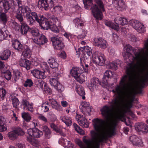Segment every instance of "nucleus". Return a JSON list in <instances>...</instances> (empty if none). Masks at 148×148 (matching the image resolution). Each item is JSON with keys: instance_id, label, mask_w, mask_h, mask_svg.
<instances>
[{"instance_id": "59", "label": "nucleus", "mask_w": 148, "mask_h": 148, "mask_svg": "<svg viewBox=\"0 0 148 148\" xmlns=\"http://www.w3.org/2000/svg\"><path fill=\"white\" fill-rule=\"evenodd\" d=\"M148 132V127L145 124L143 125V127L142 128L140 132L143 133H147Z\"/></svg>"}, {"instance_id": "3", "label": "nucleus", "mask_w": 148, "mask_h": 148, "mask_svg": "<svg viewBox=\"0 0 148 148\" xmlns=\"http://www.w3.org/2000/svg\"><path fill=\"white\" fill-rule=\"evenodd\" d=\"M34 20L35 23L36 21L39 23L41 28L45 30H47L50 28L51 25L49 21L43 15H39L38 14L37 17L34 19Z\"/></svg>"}, {"instance_id": "17", "label": "nucleus", "mask_w": 148, "mask_h": 148, "mask_svg": "<svg viewBox=\"0 0 148 148\" xmlns=\"http://www.w3.org/2000/svg\"><path fill=\"white\" fill-rule=\"evenodd\" d=\"M114 21L116 25H122L127 24L128 21L124 17H117L114 19Z\"/></svg>"}, {"instance_id": "58", "label": "nucleus", "mask_w": 148, "mask_h": 148, "mask_svg": "<svg viewBox=\"0 0 148 148\" xmlns=\"http://www.w3.org/2000/svg\"><path fill=\"white\" fill-rule=\"evenodd\" d=\"M40 71L37 69H34L31 71V72L33 75L36 77H38L39 76L38 74L39 73Z\"/></svg>"}, {"instance_id": "52", "label": "nucleus", "mask_w": 148, "mask_h": 148, "mask_svg": "<svg viewBox=\"0 0 148 148\" xmlns=\"http://www.w3.org/2000/svg\"><path fill=\"white\" fill-rule=\"evenodd\" d=\"M12 103L14 107L16 108L19 104V101L17 98L14 97L12 99Z\"/></svg>"}, {"instance_id": "57", "label": "nucleus", "mask_w": 148, "mask_h": 148, "mask_svg": "<svg viewBox=\"0 0 148 148\" xmlns=\"http://www.w3.org/2000/svg\"><path fill=\"white\" fill-rule=\"evenodd\" d=\"M44 72H41L40 71L39 73L38 74V75L39 76L38 77H37V79L39 78L40 79H44L46 77V76L45 75Z\"/></svg>"}, {"instance_id": "2", "label": "nucleus", "mask_w": 148, "mask_h": 148, "mask_svg": "<svg viewBox=\"0 0 148 148\" xmlns=\"http://www.w3.org/2000/svg\"><path fill=\"white\" fill-rule=\"evenodd\" d=\"M18 9L21 10L25 17L27 20L29 25L32 26L35 23L34 19L37 17L38 14L36 12H34L33 8L30 6H22L19 7Z\"/></svg>"}, {"instance_id": "29", "label": "nucleus", "mask_w": 148, "mask_h": 148, "mask_svg": "<svg viewBox=\"0 0 148 148\" xmlns=\"http://www.w3.org/2000/svg\"><path fill=\"white\" fill-rule=\"evenodd\" d=\"M72 76L75 79L78 77L81 74L80 73V69L78 67H75L73 68L70 72Z\"/></svg>"}, {"instance_id": "8", "label": "nucleus", "mask_w": 148, "mask_h": 148, "mask_svg": "<svg viewBox=\"0 0 148 148\" xmlns=\"http://www.w3.org/2000/svg\"><path fill=\"white\" fill-rule=\"evenodd\" d=\"M24 134V132L20 128H17L9 132L8 134L10 139L14 140L16 139L18 136H22Z\"/></svg>"}, {"instance_id": "60", "label": "nucleus", "mask_w": 148, "mask_h": 148, "mask_svg": "<svg viewBox=\"0 0 148 148\" xmlns=\"http://www.w3.org/2000/svg\"><path fill=\"white\" fill-rule=\"evenodd\" d=\"M14 79L15 81L19 79L20 76V74L19 71H17L15 72L14 74Z\"/></svg>"}, {"instance_id": "43", "label": "nucleus", "mask_w": 148, "mask_h": 148, "mask_svg": "<svg viewBox=\"0 0 148 148\" xmlns=\"http://www.w3.org/2000/svg\"><path fill=\"white\" fill-rule=\"evenodd\" d=\"M75 79L79 82L82 83L86 80V77L83 74H80Z\"/></svg>"}, {"instance_id": "40", "label": "nucleus", "mask_w": 148, "mask_h": 148, "mask_svg": "<svg viewBox=\"0 0 148 148\" xmlns=\"http://www.w3.org/2000/svg\"><path fill=\"white\" fill-rule=\"evenodd\" d=\"M105 24L106 25L115 29L117 30L119 29V26L118 25L114 26L113 23L110 21H106L105 23Z\"/></svg>"}, {"instance_id": "4", "label": "nucleus", "mask_w": 148, "mask_h": 148, "mask_svg": "<svg viewBox=\"0 0 148 148\" xmlns=\"http://www.w3.org/2000/svg\"><path fill=\"white\" fill-rule=\"evenodd\" d=\"M92 58L93 62L100 66H102L105 64L106 60L104 55L101 53L93 54Z\"/></svg>"}, {"instance_id": "31", "label": "nucleus", "mask_w": 148, "mask_h": 148, "mask_svg": "<svg viewBox=\"0 0 148 148\" xmlns=\"http://www.w3.org/2000/svg\"><path fill=\"white\" fill-rule=\"evenodd\" d=\"M5 119L2 116H0V132H3L7 130L6 127L5 125Z\"/></svg>"}, {"instance_id": "21", "label": "nucleus", "mask_w": 148, "mask_h": 148, "mask_svg": "<svg viewBox=\"0 0 148 148\" xmlns=\"http://www.w3.org/2000/svg\"><path fill=\"white\" fill-rule=\"evenodd\" d=\"M50 125L51 128L56 133L63 136H65V134L62 132V129L58 126L53 123H50Z\"/></svg>"}, {"instance_id": "1", "label": "nucleus", "mask_w": 148, "mask_h": 148, "mask_svg": "<svg viewBox=\"0 0 148 148\" xmlns=\"http://www.w3.org/2000/svg\"><path fill=\"white\" fill-rule=\"evenodd\" d=\"M85 8L90 9L92 14L96 19L101 20L102 18V13L101 11H104L103 5L101 0H96V3L99 6L96 4H93L92 0H83Z\"/></svg>"}, {"instance_id": "30", "label": "nucleus", "mask_w": 148, "mask_h": 148, "mask_svg": "<svg viewBox=\"0 0 148 148\" xmlns=\"http://www.w3.org/2000/svg\"><path fill=\"white\" fill-rule=\"evenodd\" d=\"M11 51L8 50H4L0 56V58L2 60H6L9 57L11 54Z\"/></svg>"}, {"instance_id": "62", "label": "nucleus", "mask_w": 148, "mask_h": 148, "mask_svg": "<svg viewBox=\"0 0 148 148\" xmlns=\"http://www.w3.org/2000/svg\"><path fill=\"white\" fill-rule=\"evenodd\" d=\"M110 68L116 70L117 68V64L116 63L112 62L110 64Z\"/></svg>"}, {"instance_id": "13", "label": "nucleus", "mask_w": 148, "mask_h": 148, "mask_svg": "<svg viewBox=\"0 0 148 148\" xmlns=\"http://www.w3.org/2000/svg\"><path fill=\"white\" fill-rule=\"evenodd\" d=\"M113 5L119 11H122L125 9V2L123 0H112Z\"/></svg>"}, {"instance_id": "56", "label": "nucleus", "mask_w": 148, "mask_h": 148, "mask_svg": "<svg viewBox=\"0 0 148 148\" xmlns=\"http://www.w3.org/2000/svg\"><path fill=\"white\" fill-rule=\"evenodd\" d=\"M12 2L14 5H16L17 4L19 8L22 5L21 0H12Z\"/></svg>"}, {"instance_id": "11", "label": "nucleus", "mask_w": 148, "mask_h": 148, "mask_svg": "<svg viewBox=\"0 0 148 148\" xmlns=\"http://www.w3.org/2000/svg\"><path fill=\"white\" fill-rule=\"evenodd\" d=\"M53 0H39L38 4L40 5L42 7L44 8L45 10H47L53 7Z\"/></svg>"}, {"instance_id": "10", "label": "nucleus", "mask_w": 148, "mask_h": 148, "mask_svg": "<svg viewBox=\"0 0 148 148\" xmlns=\"http://www.w3.org/2000/svg\"><path fill=\"white\" fill-rule=\"evenodd\" d=\"M131 25L139 33H143L145 31L144 25L140 23L138 21L134 20L132 21Z\"/></svg>"}, {"instance_id": "6", "label": "nucleus", "mask_w": 148, "mask_h": 148, "mask_svg": "<svg viewBox=\"0 0 148 148\" xmlns=\"http://www.w3.org/2000/svg\"><path fill=\"white\" fill-rule=\"evenodd\" d=\"M129 139L134 146L142 147L144 145L142 138L136 135H132L129 137Z\"/></svg>"}, {"instance_id": "28", "label": "nucleus", "mask_w": 148, "mask_h": 148, "mask_svg": "<svg viewBox=\"0 0 148 148\" xmlns=\"http://www.w3.org/2000/svg\"><path fill=\"white\" fill-rule=\"evenodd\" d=\"M0 5H2L4 9V12H6L10 8V5L7 0H4L3 1H1L0 2Z\"/></svg>"}, {"instance_id": "25", "label": "nucleus", "mask_w": 148, "mask_h": 148, "mask_svg": "<svg viewBox=\"0 0 148 148\" xmlns=\"http://www.w3.org/2000/svg\"><path fill=\"white\" fill-rule=\"evenodd\" d=\"M76 90L78 94L81 96L82 97L83 99H85V97L84 96L85 95L84 88L80 86H77L76 87Z\"/></svg>"}, {"instance_id": "5", "label": "nucleus", "mask_w": 148, "mask_h": 148, "mask_svg": "<svg viewBox=\"0 0 148 148\" xmlns=\"http://www.w3.org/2000/svg\"><path fill=\"white\" fill-rule=\"evenodd\" d=\"M51 40L54 48L57 50H61L64 47V45L61 37H53L51 38Z\"/></svg>"}, {"instance_id": "23", "label": "nucleus", "mask_w": 148, "mask_h": 148, "mask_svg": "<svg viewBox=\"0 0 148 148\" xmlns=\"http://www.w3.org/2000/svg\"><path fill=\"white\" fill-rule=\"evenodd\" d=\"M48 62L50 67L52 68H57L59 64L56 59L52 57H50L49 59Z\"/></svg>"}, {"instance_id": "22", "label": "nucleus", "mask_w": 148, "mask_h": 148, "mask_svg": "<svg viewBox=\"0 0 148 148\" xmlns=\"http://www.w3.org/2000/svg\"><path fill=\"white\" fill-rule=\"evenodd\" d=\"M112 75V73L111 71L110 70L106 71L104 73L103 77L102 78L103 83L105 85H107L108 78L111 77Z\"/></svg>"}, {"instance_id": "45", "label": "nucleus", "mask_w": 148, "mask_h": 148, "mask_svg": "<svg viewBox=\"0 0 148 148\" xmlns=\"http://www.w3.org/2000/svg\"><path fill=\"white\" fill-rule=\"evenodd\" d=\"M144 123H138L136 124L135 128L136 130L138 132H140L142 128L143 127Z\"/></svg>"}, {"instance_id": "46", "label": "nucleus", "mask_w": 148, "mask_h": 148, "mask_svg": "<svg viewBox=\"0 0 148 148\" xmlns=\"http://www.w3.org/2000/svg\"><path fill=\"white\" fill-rule=\"evenodd\" d=\"M22 116L27 121H29L31 119V117L27 113L24 112L22 114Z\"/></svg>"}, {"instance_id": "38", "label": "nucleus", "mask_w": 148, "mask_h": 148, "mask_svg": "<svg viewBox=\"0 0 148 148\" xmlns=\"http://www.w3.org/2000/svg\"><path fill=\"white\" fill-rule=\"evenodd\" d=\"M8 36V31L3 32L0 29V41L2 40L7 37Z\"/></svg>"}, {"instance_id": "64", "label": "nucleus", "mask_w": 148, "mask_h": 148, "mask_svg": "<svg viewBox=\"0 0 148 148\" xmlns=\"http://www.w3.org/2000/svg\"><path fill=\"white\" fill-rule=\"evenodd\" d=\"M38 118L39 119L45 122H47V118L45 117L44 116L42 115V114H40L39 115Z\"/></svg>"}, {"instance_id": "14", "label": "nucleus", "mask_w": 148, "mask_h": 148, "mask_svg": "<svg viewBox=\"0 0 148 148\" xmlns=\"http://www.w3.org/2000/svg\"><path fill=\"white\" fill-rule=\"evenodd\" d=\"M94 41L95 45L99 48L105 49L106 47V41L101 38H95Z\"/></svg>"}, {"instance_id": "53", "label": "nucleus", "mask_w": 148, "mask_h": 148, "mask_svg": "<svg viewBox=\"0 0 148 148\" xmlns=\"http://www.w3.org/2000/svg\"><path fill=\"white\" fill-rule=\"evenodd\" d=\"M11 76V73L9 71H7L5 73L4 77L8 80L10 79Z\"/></svg>"}, {"instance_id": "34", "label": "nucleus", "mask_w": 148, "mask_h": 148, "mask_svg": "<svg viewBox=\"0 0 148 148\" xmlns=\"http://www.w3.org/2000/svg\"><path fill=\"white\" fill-rule=\"evenodd\" d=\"M22 12H21L20 10L18 9L16 12L15 16V17L20 22L21 24L24 23L23 22V19L22 15Z\"/></svg>"}, {"instance_id": "16", "label": "nucleus", "mask_w": 148, "mask_h": 148, "mask_svg": "<svg viewBox=\"0 0 148 148\" xmlns=\"http://www.w3.org/2000/svg\"><path fill=\"white\" fill-rule=\"evenodd\" d=\"M12 47L19 52L21 51L24 48L23 46L17 40L12 41Z\"/></svg>"}, {"instance_id": "19", "label": "nucleus", "mask_w": 148, "mask_h": 148, "mask_svg": "<svg viewBox=\"0 0 148 148\" xmlns=\"http://www.w3.org/2000/svg\"><path fill=\"white\" fill-rule=\"evenodd\" d=\"M49 103L51 104L52 107L58 111L61 110V107L56 101L53 98L49 99Z\"/></svg>"}, {"instance_id": "61", "label": "nucleus", "mask_w": 148, "mask_h": 148, "mask_svg": "<svg viewBox=\"0 0 148 148\" xmlns=\"http://www.w3.org/2000/svg\"><path fill=\"white\" fill-rule=\"evenodd\" d=\"M50 28L52 31L54 32L58 33L59 32V30L55 25H53L51 27L50 26Z\"/></svg>"}, {"instance_id": "50", "label": "nucleus", "mask_w": 148, "mask_h": 148, "mask_svg": "<svg viewBox=\"0 0 148 148\" xmlns=\"http://www.w3.org/2000/svg\"><path fill=\"white\" fill-rule=\"evenodd\" d=\"M59 92H61L64 90V87L63 85L59 83L56 87H54Z\"/></svg>"}, {"instance_id": "7", "label": "nucleus", "mask_w": 148, "mask_h": 148, "mask_svg": "<svg viewBox=\"0 0 148 148\" xmlns=\"http://www.w3.org/2000/svg\"><path fill=\"white\" fill-rule=\"evenodd\" d=\"M101 82L99 79L96 77L91 79L89 84V88L91 91H93L97 89L99 86Z\"/></svg>"}, {"instance_id": "9", "label": "nucleus", "mask_w": 148, "mask_h": 148, "mask_svg": "<svg viewBox=\"0 0 148 148\" xmlns=\"http://www.w3.org/2000/svg\"><path fill=\"white\" fill-rule=\"evenodd\" d=\"M27 133L29 136L34 138H39L43 134V132L36 128H29L27 130Z\"/></svg>"}, {"instance_id": "63", "label": "nucleus", "mask_w": 148, "mask_h": 148, "mask_svg": "<svg viewBox=\"0 0 148 148\" xmlns=\"http://www.w3.org/2000/svg\"><path fill=\"white\" fill-rule=\"evenodd\" d=\"M52 76L53 78H57V79L60 77L61 75L58 72H53L52 74Z\"/></svg>"}, {"instance_id": "51", "label": "nucleus", "mask_w": 148, "mask_h": 148, "mask_svg": "<svg viewBox=\"0 0 148 148\" xmlns=\"http://www.w3.org/2000/svg\"><path fill=\"white\" fill-rule=\"evenodd\" d=\"M40 66L41 68L45 71V70L48 71L49 67L46 62H42Z\"/></svg>"}, {"instance_id": "36", "label": "nucleus", "mask_w": 148, "mask_h": 148, "mask_svg": "<svg viewBox=\"0 0 148 148\" xmlns=\"http://www.w3.org/2000/svg\"><path fill=\"white\" fill-rule=\"evenodd\" d=\"M32 52L30 49L27 47L25 49L22 53V55L25 58H29L31 57Z\"/></svg>"}, {"instance_id": "12", "label": "nucleus", "mask_w": 148, "mask_h": 148, "mask_svg": "<svg viewBox=\"0 0 148 148\" xmlns=\"http://www.w3.org/2000/svg\"><path fill=\"white\" fill-rule=\"evenodd\" d=\"M147 82H148V69L143 73V75L139 80L137 84L139 88H141L144 87Z\"/></svg>"}, {"instance_id": "55", "label": "nucleus", "mask_w": 148, "mask_h": 148, "mask_svg": "<svg viewBox=\"0 0 148 148\" xmlns=\"http://www.w3.org/2000/svg\"><path fill=\"white\" fill-rule=\"evenodd\" d=\"M44 91L46 93L51 94L52 93V90L51 88L47 86V84H45L44 85Z\"/></svg>"}, {"instance_id": "48", "label": "nucleus", "mask_w": 148, "mask_h": 148, "mask_svg": "<svg viewBox=\"0 0 148 148\" xmlns=\"http://www.w3.org/2000/svg\"><path fill=\"white\" fill-rule=\"evenodd\" d=\"M62 7L60 5H57L53 8L54 11L57 14H59L63 10Z\"/></svg>"}, {"instance_id": "49", "label": "nucleus", "mask_w": 148, "mask_h": 148, "mask_svg": "<svg viewBox=\"0 0 148 148\" xmlns=\"http://www.w3.org/2000/svg\"><path fill=\"white\" fill-rule=\"evenodd\" d=\"M80 20L79 18H77L73 20V22L75 24V25L78 27L79 26H83L84 25V24L80 22Z\"/></svg>"}, {"instance_id": "18", "label": "nucleus", "mask_w": 148, "mask_h": 148, "mask_svg": "<svg viewBox=\"0 0 148 148\" xmlns=\"http://www.w3.org/2000/svg\"><path fill=\"white\" fill-rule=\"evenodd\" d=\"M22 105L23 106V109L27 110L31 112L33 111V108L32 105L30 104L26 99H23L22 102Z\"/></svg>"}, {"instance_id": "20", "label": "nucleus", "mask_w": 148, "mask_h": 148, "mask_svg": "<svg viewBox=\"0 0 148 148\" xmlns=\"http://www.w3.org/2000/svg\"><path fill=\"white\" fill-rule=\"evenodd\" d=\"M34 41L38 45H42L47 42V39L44 35L42 34L39 38L34 39Z\"/></svg>"}, {"instance_id": "39", "label": "nucleus", "mask_w": 148, "mask_h": 148, "mask_svg": "<svg viewBox=\"0 0 148 148\" xmlns=\"http://www.w3.org/2000/svg\"><path fill=\"white\" fill-rule=\"evenodd\" d=\"M45 83L44 82L42 79H37L35 82V84L36 86L39 88H41L42 89H43V85H45Z\"/></svg>"}, {"instance_id": "27", "label": "nucleus", "mask_w": 148, "mask_h": 148, "mask_svg": "<svg viewBox=\"0 0 148 148\" xmlns=\"http://www.w3.org/2000/svg\"><path fill=\"white\" fill-rule=\"evenodd\" d=\"M20 65L22 67L25 68L28 70L30 69L29 61L25 59L21 60L20 61Z\"/></svg>"}, {"instance_id": "42", "label": "nucleus", "mask_w": 148, "mask_h": 148, "mask_svg": "<svg viewBox=\"0 0 148 148\" xmlns=\"http://www.w3.org/2000/svg\"><path fill=\"white\" fill-rule=\"evenodd\" d=\"M49 82L50 84L52 86H53L54 87H56L57 85L59 83L58 82V79L57 78H52L49 80Z\"/></svg>"}, {"instance_id": "37", "label": "nucleus", "mask_w": 148, "mask_h": 148, "mask_svg": "<svg viewBox=\"0 0 148 148\" xmlns=\"http://www.w3.org/2000/svg\"><path fill=\"white\" fill-rule=\"evenodd\" d=\"M87 31L84 29H82L80 32H78V35L77 37L78 39L82 40L84 39L86 36Z\"/></svg>"}, {"instance_id": "35", "label": "nucleus", "mask_w": 148, "mask_h": 148, "mask_svg": "<svg viewBox=\"0 0 148 148\" xmlns=\"http://www.w3.org/2000/svg\"><path fill=\"white\" fill-rule=\"evenodd\" d=\"M29 32L33 36L36 37L38 36L39 34L38 30L36 28H30Z\"/></svg>"}, {"instance_id": "32", "label": "nucleus", "mask_w": 148, "mask_h": 148, "mask_svg": "<svg viewBox=\"0 0 148 148\" xmlns=\"http://www.w3.org/2000/svg\"><path fill=\"white\" fill-rule=\"evenodd\" d=\"M78 123L80 126L84 127H88L89 124L88 122L84 117L82 118V119L78 121Z\"/></svg>"}, {"instance_id": "41", "label": "nucleus", "mask_w": 148, "mask_h": 148, "mask_svg": "<svg viewBox=\"0 0 148 148\" xmlns=\"http://www.w3.org/2000/svg\"><path fill=\"white\" fill-rule=\"evenodd\" d=\"M80 63L81 64H83V63H84L85 64V68H88V64H86L89 61V59L86 56L84 57V56H83V57L81 56L80 58Z\"/></svg>"}, {"instance_id": "26", "label": "nucleus", "mask_w": 148, "mask_h": 148, "mask_svg": "<svg viewBox=\"0 0 148 148\" xmlns=\"http://www.w3.org/2000/svg\"><path fill=\"white\" fill-rule=\"evenodd\" d=\"M29 27L25 23L21 24L20 31L21 33L23 35H26L27 32L29 29Z\"/></svg>"}, {"instance_id": "24", "label": "nucleus", "mask_w": 148, "mask_h": 148, "mask_svg": "<svg viewBox=\"0 0 148 148\" xmlns=\"http://www.w3.org/2000/svg\"><path fill=\"white\" fill-rule=\"evenodd\" d=\"M42 129L45 137L48 139L50 138L51 137L52 133L51 129L47 125L43 126Z\"/></svg>"}, {"instance_id": "15", "label": "nucleus", "mask_w": 148, "mask_h": 148, "mask_svg": "<svg viewBox=\"0 0 148 148\" xmlns=\"http://www.w3.org/2000/svg\"><path fill=\"white\" fill-rule=\"evenodd\" d=\"M77 54L79 53V54H81V56L83 57L86 54L85 53L87 54L88 56L89 57L92 53L91 49V48L88 46L84 47V48H82L81 49L79 48L78 49V51H77Z\"/></svg>"}, {"instance_id": "44", "label": "nucleus", "mask_w": 148, "mask_h": 148, "mask_svg": "<svg viewBox=\"0 0 148 148\" xmlns=\"http://www.w3.org/2000/svg\"><path fill=\"white\" fill-rule=\"evenodd\" d=\"M7 18L6 15L5 13L1 12L0 14V21L4 23L6 22Z\"/></svg>"}, {"instance_id": "47", "label": "nucleus", "mask_w": 148, "mask_h": 148, "mask_svg": "<svg viewBox=\"0 0 148 148\" xmlns=\"http://www.w3.org/2000/svg\"><path fill=\"white\" fill-rule=\"evenodd\" d=\"M33 82L30 79H27L25 82L24 86L25 87H31L33 85Z\"/></svg>"}, {"instance_id": "33", "label": "nucleus", "mask_w": 148, "mask_h": 148, "mask_svg": "<svg viewBox=\"0 0 148 148\" xmlns=\"http://www.w3.org/2000/svg\"><path fill=\"white\" fill-rule=\"evenodd\" d=\"M60 118L62 121L67 126H69L71 124L72 122L70 118L66 116H64L61 117Z\"/></svg>"}, {"instance_id": "54", "label": "nucleus", "mask_w": 148, "mask_h": 148, "mask_svg": "<svg viewBox=\"0 0 148 148\" xmlns=\"http://www.w3.org/2000/svg\"><path fill=\"white\" fill-rule=\"evenodd\" d=\"M32 137L30 136H29L27 137V141L29 142L32 145L35 146V143L36 140H35L33 139Z\"/></svg>"}]
</instances>
